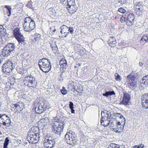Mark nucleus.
<instances>
[{
  "mask_svg": "<svg viewBox=\"0 0 148 148\" xmlns=\"http://www.w3.org/2000/svg\"><path fill=\"white\" fill-rule=\"evenodd\" d=\"M127 85L129 88H133L136 86L137 81L136 80V75L135 74L131 73L127 76Z\"/></svg>",
  "mask_w": 148,
  "mask_h": 148,
  "instance_id": "nucleus-6",
  "label": "nucleus"
},
{
  "mask_svg": "<svg viewBox=\"0 0 148 148\" xmlns=\"http://www.w3.org/2000/svg\"><path fill=\"white\" fill-rule=\"evenodd\" d=\"M74 0H67V6H70L75 5Z\"/></svg>",
  "mask_w": 148,
  "mask_h": 148,
  "instance_id": "nucleus-34",
  "label": "nucleus"
},
{
  "mask_svg": "<svg viewBox=\"0 0 148 148\" xmlns=\"http://www.w3.org/2000/svg\"><path fill=\"white\" fill-rule=\"evenodd\" d=\"M5 8L6 9L7 14L8 16H10L11 14L12 8L9 5H5Z\"/></svg>",
  "mask_w": 148,
  "mask_h": 148,
  "instance_id": "nucleus-30",
  "label": "nucleus"
},
{
  "mask_svg": "<svg viewBox=\"0 0 148 148\" xmlns=\"http://www.w3.org/2000/svg\"><path fill=\"white\" fill-rule=\"evenodd\" d=\"M60 29V33L62 35L60 37L62 38L66 37L69 34L68 27L65 25H63L61 26Z\"/></svg>",
  "mask_w": 148,
  "mask_h": 148,
  "instance_id": "nucleus-16",
  "label": "nucleus"
},
{
  "mask_svg": "<svg viewBox=\"0 0 148 148\" xmlns=\"http://www.w3.org/2000/svg\"><path fill=\"white\" fill-rule=\"evenodd\" d=\"M23 82L25 85L29 87L34 88L36 85L35 78L32 75L25 77L23 79Z\"/></svg>",
  "mask_w": 148,
  "mask_h": 148,
  "instance_id": "nucleus-5",
  "label": "nucleus"
},
{
  "mask_svg": "<svg viewBox=\"0 0 148 148\" xmlns=\"http://www.w3.org/2000/svg\"><path fill=\"white\" fill-rule=\"evenodd\" d=\"M124 126L121 125L120 122H119L116 123V127L114 129L116 132H121L123 130Z\"/></svg>",
  "mask_w": 148,
  "mask_h": 148,
  "instance_id": "nucleus-19",
  "label": "nucleus"
},
{
  "mask_svg": "<svg viewBox=\"0 0 148 148\" xmlns=\"http://www.w3.org/2000/svg\"><path fill=\"white\" fill-rule=\"evenodd\" d=\"M40 36H41L40 34H35L34 39L36 41H38L40 40Z\"/></svg>",
  "mask_w": 148,
  "mask_h": 148,
  "instance_id": "nucleus-39",
  "label": "nucleus"
},
{
  "mask_svg": "<svg viewBox=\"0 0 148 148\" xmlns=\"http://www.w3.org/2000/svg\"><path fill=\"white\" fill-rule=\"evenodd\" d=\"M66 8L68 10L71 11H73L75 12L76 10L75 5H71L70 6H67Z\"/></svg>",
  "mask_w": 148,
  "mask_h": 148,
  "instance_id": "nucleus-36",
  "label": "nucleus"
},
{
  "mask_svg": "<svg viewBox=\"0 0 148 148\" xmlns=\"http://www.w3.org/2000/svg\"><path fill=\"white\" fill-rule=\"evenodd\" d=\"M116 145L115 144L111 143L108 146V148H120V147H117Z\"/></svg>",
  "mask_w": 148,
  "mask_h": 148,
  "instance_id": "nucleus-40",
  "label": "nucleus"
},
{
  "mask_svg": "<svg viewBox=\"0 0 148 148\" xmlns=\"http://www.w3.org/2000/svg\"><path fill=\"white\" fill-rule=\"evenodd\" d=\"M3 125L2 123V121L0 119V127H1Z\"/></svg>",
  "mask_w": 148,
  "mask_h": 148,
  "instance_id": "nucleus-51",
  "label": "nucleus"
},
{
  "mask_svg": "<svg viewBox=\"0 0 148 148\" xmlns=\"http://www.w3.org/2000/svg\"><path fill=\"white\" fill-rule=\"evenodd\" d=\"M40 138L39 135L34 133H28L27 135V140L32 143H35L38 142Z\"/></svg>",
  "mask_w": 148,
  "mask_h": 148,
  "instance_id": "nucleus-8",
  "label": "nucleus"
},
{
  "mask_svg": "<svg viewBox=\"0 0 148 148\" xmlns=\"http://www.w3.org/2000/svg\"><path fill=\"white\" fill-rule=\"evenodd\" d=\"M108 42L110 46L113 47H114L115 46V45L116 43L115 38L113 37L110 38Z\"/></svg>",
  "mask_w": 148,
  "mask_h": 148,
  "instance_id": "nucleus-25",
  "label": "nucleus"
},
{
  "mask_svg": "<svg viewBox=\"0 0 148 148\" xmlns=\"http://www.w3.org/2000/svg\"><path fill=\"white\" fill-rule=\"evenodd\" d=\"M24 107V103L21 102H19L17 103L13 104L11 107L12 110L14 109L16 111L19 112L21 111Z\"/></svg>",
  "mask_w": 148,
  "mask_h": 148,
  "instance_id": "nucleus-14",
  "label": "nucleus"
},
{
  "mask_svg": "<svg viewBox=\"0 0 148 148\" xmlns=\"http://www.w3.org/2000/svg\"><path fill=\"white\" fill-rule=\"evenodd\" d=\"M120 148H125L124 146H122L121 147H120Z\"/></svg>",
  "mask_w": 148,
  "mask_h": 148,
  "instance_id": "nucleus-60",
  "label": "nucleus"
},
{
  "mask_svg": "<svg viewBox=\"0 0 148 148\" xmlns=\"http://www.w3.org/2000/svg\"><path fill=\"white\" fill-rule=\"evenodd\" d=\"M1 134V131H0V135Z\"/></svg>",
  "mask_w": 148,
  "mask_h": 148,
  "instance_id": "nucleus-63",
  "label": "nucleus"
},
{
  "mask_svg": "<svg viewBox=\"0 0 148 148\" xmlns=\"http://www.w3.org/2000/svg\"><path fill=\"white\" fill-rule=\"evenodd\" d=\"M64 126V122L60 123L56 122L52 126V130L53 133L60 135Z\"/></svg>",
  "mask_w": 148,
  "mask_h": 148,
  "instance_id": "nucleus-10",
  "label": "nucleus"
},
{
  "mask_svg": "<svg viewBox=\"0 0 148 148\" xmlns=\"http://www.w3.org/2000/svg\"><path fill=\"white\" fill-rule=\"evenodd\" d=\"M3 39H4V38L2 36H0V42H2L3 41Z\"/></svg>",
  "mask_w": 148,
  "mask_h": 148,
  "instance_id": "nucleus-52",
  "label": "nucleus"
},
{
  "mask_svg": "<svg viewBox=\"0 0 148 148\" xmlns=\"http://www.w3.org/2000/svg\"><path fill=\"white\" fill-rule=\"evenodd\" d=\"M101 120L102 121L104 120H108L110 119V118L109 117V114L106 113V112L104 111H101Z\"/></svg>",
  "mask_w": 148,
  "mask_h": 148,
  "instance_id": "nucleus-24",
  "label": "nucleus"
},
{
  "mask_svg": "<svg viewBox=\"0 0 148 148\" xmlns=\"http://www.w3.org/2000/svg\"><path fill=\"white\" fill-rule=\"evenodd\" d=\"M34 104V108L35 112L38 114H41L46 110L48 108L49 104L47 102L45 101H40Z\"/></svg>",
  "mask_w": 148,
  "mask_h": 148,
  "instance_id": "nucleus-4",
  "label": "nucleus"
},
{
  "mask_svg": "<svg viewBox=\"0 0 148 148\" xmlns=\"http://www.w3.org/2000/svg\"><path fill=\"white\" fill-rule=\"evenodd\" d=\"M144 5L143 4V3L141 2H139L138 3H136L134 4V8L135 10H143V7Z\"/></svg>",
  "mask_w": 148,
  "mask_h": 148,
  "instance_id": "nucleus-21",
  "label": "nucleus"
},
{
  "mask_svg": "<svg viewBox=\"0 0 148 148\" xmlns=\"http://www.w3.org/2000/svg\"><path fill=\"white\" fill-rule=\"evenodd\" d=\"M61 93L63 95H65L67 93V91L64 87H62V89L60 90Z\"/></svg>",
  "mask_w": 148,
  "mask_h": 148,
  "instance_id": "nucleus-41",
  "label": "nucleus"
},
{
  "mask_svg": "<svg viewBox=\"0 0 148 148\" xmlns=\"http://www.w3.org/2000/svg\"><path fill=\"white\" fill-rule=\"evenodd\" d=\"M0 119L2 121V123L4 126H9L11 123L10 118L5 114H0Z\"/></svg>",
  "mask_w": 148,
  "mask_h": 148,
  "instance_id": "nucleus-12",
  "label": "nucleus"
},
{
  "mask_svg": "<svg viewBox=\"0 0 148 148\" xmlns=\"http://www.w3.org/2000/svg\"><path fill=\"white\" fill-rule=\"evenodd\" d=\"M14 34L19 44H23L25 41V38L20 33L18 28H16L14 29L13 31Z\"/></svg>",
  "mask_w": 148,
  "mask_h": 148,
  "instance_id": "nucleus-11",
  "label": "nucleus"
},
{
  "mask_svg": "<svg viewBox=\"0 0 148 148\" xmlns=\"http://www.w3.org/2000/svg\"><path fill=\"white\" fill-rule=\"evenodd\" d=\"M126 19L124 18L123 17H121L120 18V21L123 23L125 21Z\"/></svg>",
  "mask_w": 148,
  "mask_h": 148,
  "instance_id": "nucleus-48",
  "label": "nucleus"
},
{
  "mask_svg": "<svg viewBox=\"0 0 148 148\" xmlns=\"http://www.w3.org/2000/svg\"><path fill=\"white\" fill-rule=\"evenodd\" d=\"M9 140L8 137H6L5 140V142L4 143L3 147V148H8L7 146L8 144Z\"/></svg>",
  "mask_w": 148,
  "mask_h": 148,
  "instance_id": "nucleus-33",
  "label": "nucleus"
},
{
  "mask_svg": "<svg viewBox=\"0 0 148 148\" xmlns=\"http://www.w3.org/2000/svg\"><path fill=\"white\" fill-rule=\"evenodd\" d=\"M1 55L0 54V64L1 63V61L2 60V59L1 58Z\"/></svg>",
  "mask_w": 148,
  "mask_h": 148,
  "instance_id": "nucleus-57",
  "label": "nucleus"
},
{
  "mask_svg": "<svg viewBox=\"0 0 148 148\" xmlns=\"http://www.w3.org/2000/svg\"><path fill=\"white\" fill-rule=\"evenodd\" d=\"M136 12V14L138 16H140L143 15V13L145 12V10H135Z\"/></svg>",
  "mask_w": 148,
  "mask_h": 148,
  "instance_id": "nucleus-35",
  "label": "nucleus"
},
{
  "mask_svg": "<svg viewBox=\"0 0 148 148\" xmlns=\"http://www.w3.org/2000/svg\"><path fill=\"white\" fill-rule=\"evenodd\" d=\"M118 11L122 13H124L126 12V10L122 8H120L118 9Z\"/></svg>",
  "mask_w": 148,
  "mask_h": 148,
  "instance_id": "nucleus-45",
  "label": "nucleus"
},
{
  "mask_svg": "<svg viewBox=\"0 0 148 148\" xmlns=\"http://www.w3.org/2000/svg\"><path fill=\"white\" fill-rule=\"evenodd\" d=\"M64 141L70 145L72 146L77 144L78 142V140L72 136L71 134L69 133V134L68 133L65 135Z\"/></svg>",
  "mask_w": 148,
  "mask_h": 148,
  "instance_id": "nucleus-7",
  "label": "nucleus"
},
{
  "mask_svg": "<svg viewBox=\"0 0 148 148\" xmlns=\"http://www.w3.org/2000/svg\"><path fill=\"white\" fill-rule=\"evenodd\" d=\"M127 0H118V2L116 3L117 6H120L121 4L125 3L126 2Z\"/></svg>",
  "mask_w": 148,
  "mask_h": 148,
  "instance_id": "nucleus-37",
  "label": "nucleus"
},
{
  "mask_svg": "<svg viewBox=\"0 0 148 148\" xmlns=\"http://www.w3.org/2000/svg\"><path fill=\"white\" fill-rule=\"evenodd\" d=\"M39 129V128L37 126H33L30 129L28 133H34L37 135H40Z\"/></svg>",
  "mask_w": 148,
  "mask_h": 148,
  "instance_id": "nucleus-22",
  "label": "nucleus"
},
{
  "mask_svg": "<svg viewBox=\"0 0 148 148\" xmlns=\"http://www.w3.org/2000/svg\"><path fill=\"white\" fill-rule=\"evenodd\" d=\"M61 3H62L63 4V3L66 0H60Z\"/></svg>",
  "mask_w": 148,
  "mask_h": 148,
  "instance_id": "nucleus-58",
  "label": "nucleus"
},
{
  "mask_svg": "<svg viewBox=\"0 0 148 148\" xmlns=\"http://www.w3.org/2000/svg\"><path fill=\"white\" fill-rule=\"evenodd\" d=\"M13 65V64L11 61H6L2 66L3 72L9 73L11 72L13 68H14V66Z\"/></svg>",
  "mask_w": 148,
  "mask_h": 148,
  "instance_id": "nucleus-9",
  "label": "nucleus"
},
{
  "mask_svg": "<svg viewBox=\"0 0 148 148\" xmlns=\"http://www.w3.org/2000/svg\"><path fill=\"white\" fill-rule=\"evenodd\" d=\"M146 37H145V36H143L142 38H141L140 41H142L143 42L144 41H145V42H147V40H146Z\"/></svg>",
  "mask_w": 148,
  "mask_h": 148,
  "instance_id": "nucleus-47",
  "label": "nucleus"
},
{
  "mask_svg": "<svg viewBox=\"0 0 148 148\" xmlns=\"http://www.w3.org/2000/svg\"><path fill=\"white\" fill-rule=\"evenodd\" d=\"M133 147L134 148H140V147H139L138 145H134Z\"/></svg>",
  "mask_w": 148,
  "mask_h": 148,
  "instance_id": "nucleus-56",
  "label": "nucleus"
},
{
  "mask_svg": "<svg viewBox=\"0 0 148 148\" xmlns=\"http://www.w3.org/2000/svg\"><path fill=\"white\" fill-rule=\"evenodd\" d=\"M138 146L140 148H143L144 146L143 145L141 144L138 145Z\"/></svg>",
  "mask_w": 148,
  "mask_h": 148,
  "instance_id": "nucleus-50",
  "label": "nucleus"
},
{
  "mask_svg": "<svg viewBox=\"0 0 148 148\" xmlns=\"http://www.w3.org/2000/svg\"><path fill=\"white\" fill-rule=\"evenodd\" d=\"M109 124L111 127H114L115 125V124H116L117 123L116 122V121L113 119H109Z\"/></svg>",
  "mask_w": 148,
  "mask_h": 148,
  "instance_id": "nucleus-31",
  "label": "nucleus"
},
{
  "mask_svg": "<svg viewBox=\"0 0 148 148\" xmlns=\"http://www.w3.org/2000/svg\"><path fill=\"white\" fill-rule=\"evenodd\" d=\"M130 99V97L129 94L127 93H124L123 100L120 103L125 105H127L129 103Z\"/></svg>",
  "mask_w": 148,
  "mask_h": 148,
  "instance_id": "nucleus-17",
  "label": "nucleus"
},
{
  "mask_svg": "<svg viewBox=\"0 0 148 148\" xmlns=\"http://www.w3.org/2000/svg\"><path fill=\"white\" fill-rule=\"evenodd\" d=\"M118 114V115H119V116H120V115H121V113H118V114Z\"/></svg>",
  "mask_w": 148,
  "mask_h": 148,
  "instance_id": "nucleus-61",
  "label": "nucleus"
},
{
  "mask_svg": "<svg viewBox=\"0 0 148 148\" xmlns=\"http://www.w3.org/2000/svg\"><path fill=\"white\" fill-rule=\"evenodd\" d=\"M122 17H123L124 18H125L126 19V17L125 15H123Z\"/></svg>",
  "mask_w": 148,
  "mask_h": 148,
  "instance_id": "nucleus-59",
  "label": "nucleus"
},
{
  "mask_svg": "<svg viewBox=\"0 0 148 148\" xmlns=\"http://www.w3.org/2000/svg\"><path fill=\"white\" fill-rule=\"evenodd\" d=\"M8 35L6 32V30L3 29L2 26H0V36L5 39L8 37Z\"/></svg>",
  "mask_w": 148,
  "mask_h": 148,
  "instance_id": "nucleus-20",
  "label": "nucleus"
},
{
  "mask_svg": "<svg viewBox=\"0 0 148 148\" xmlns=\"http://www.w3.org/2000/svg\"><path fill=\"white\" fill-rule=\"evenodd\" d=\"M73 103L71 101L69 102V106L70 109L71 110V112L72 113H75V110L73 109L74 107H73Z\"/></svg>",
  "mask_w": 148,
  "mask_h": 148,
  "instance_id": "nucleus-32",
  "label": "nucleus"
},
{
  "mask_svg": "<svg viewBox=\"0 0 148 148\" xmlns=\"http://www.w3.org/2000/svg\"><path fill=\"white\" fill-rule=\"evenodd\" d=\"M24 21L23 27L25 31L29 32L35 28L34 21L31 17H26L24 18Z\"/></svg>",
  "mask_w": 148,
  "mask_h": 148,
  "instance_id": "nucleus-3",
  "label": "nucleus"
},
{
  "mask_svg": "<svg viewBox=\"0 0 148 148\" xmlns=\"http://www.w3.org/2000/svg\"><path fill=\"white\" fill-rule=\"evenodd\" d=\"M68 88H69L70 87H72L73 88L74 86V83L72 81H69L68 84Z\"/></svg>",
  "mask_w": 148,
  "mask_h": 148,
  "instance_id": "nucleus-43",
  "label": "nucleus"
},
{
  "mask_svg": "<svg viewBox=\"0 0 148 148\" xmlns=\"http://www.w3.org/2000/svg\"><path fill=\"white\" fill-rule=\"evenodd\" d=\"M114 76L115 77V79L116 80L118 81H120L121 80V77L118 73H115Z\"/></svg>",
  "mask_w": 148,
  "mask_h": 148,
  "instance_id": "nucleus-38",
  "label": "nucleus"
},
{
  "mask_svg": "<svg viewBox=\"0 0 148 148\" xmlns=\"http://www.w3.org/2000/svg\"><path fill=\"white\" fill-rule=\"evenodd\" d=\"M32 3L33 2L31 1H29L27 5V6L29 8L32 9L33 8Z\"/></svg>",
  "mask_w": 148,
  "mask_h": 148,
  "instance_id": "nucleus-42",
  "label": "nucleus"
},
{
  "mask_svg": "<svg viewBox=\"0 0 148 148\" xmlns=\"http://www.w3.org/2000/svg\"><path fill=\"white\" fill-rule=\"evenodd\" d=\"M143 65V63L141 62H140L139 63V65L140 66H142Z\"/></svg>",
  "mask_w": 148,
  "mask_h": 148,
  "instance_id": "nucleus-53",
  "label": "nucleus"
},
{
  "mask_svg": "<svg viewBox=\"0 0 148 148\" xmlns=\"http://www.w3.org/2000/svg\"><path fill=\"white\" fill-rule=\"evenodd\" d=\"M68 32H70L71 34H72L73 33L74 29L73 27H68Z\"/></svg>",
  "mask_w": 148,
  "mask_h": 148,
  "instance_id": "nucleus-46",
  "label": "nucleus"
},
{
  "mask_svg": "<svg viewBox=\"0 0 148 148\" xmlns=\"http://www.w3.org/2000/svg\"><path fill=\"white\" fill-rule=\"evenodd\" d=\"M120 117L121 119H122V118H123V119H124V124H125V118L123 117V116L122 115H120Z\"/></svg>",
  "mask_w": 148,
  "mask_h": 148,
  "instance_id": "nucleus-49",
  "label": "nucleus"
},
{
  "mask_svg": "<svg viewBox=\"0 0 148 148\" xmlns=\"http://www.w3.org/2000/svg\"><path fill=\"white\" fill-rule=\"evenodd\" d=\"M101 124L102 125H103L104 126V125H105V124L104 123H103V121H102L101 120Z\"/></svg>",
  "mask_w": 148,
  "mask_h": 148,
  "instance_id": "nucleus-55",
  "label": "nucleus"
},
{
  "mask_svg": "<svg viewBox=\"0 0 148 148\" xmlns=\"http://www.w3.org/2000/svg\"><path fill=\"white\" fill-rule=\"evenodd\" d=\"M50 44L52 50L53 51V52L55 53H57L58 51V48L56 44L55 43H54V44L50 43Z\"/></svg>",
  "mask_w": 148,
  "mask_h": 148,
  "instance_id": "nucleus-29",
  "label": "nucleus"
},
{
  "mask_svg": "<svg viewBox=\"0 0 148 148\" xmlns=\"http://www.w3.org/2000/svg\"><path fill=\"white\" fill-rule=\"evenodd\" d=\"M141 84L145 85H148V75L144 76L142 79Z\"/></svg>",
  "mask_w": 148,
  "mask_h": 148,
  "instance_id": "nucleus-27",
  "label": "nucleus"
},
{
  "mask_svg": "<svg viewBox=\"0 0 148 148\" xmlns=\"http://www.w3.org/2000/svg\"><path fill=\"white\" fill-rule=\"evenodd\" d=\"M51 138L50 137L48 138H45L44 141V145L46 148H52L54 146L55 141L51 140Z\"/></svg>",
  "mask_w": 148,
  "mask_h": 148,
  "instance_id": "nucleus-13",
  "label": "nucleus"
},
{
  "mask_svg": "<svg viewBox=\"0 0 148 148\" xmlns=\"http://www.w3.org/2000/svg\"><path fill=\"white\" fill-rule=\"evenodd\" d=\"M38 64L40 69L45 73L49 72L51 69L50 61L46 58L40 59Z\"/></svg>",
  "mask_w": 148,
  "mask_h": 148,
  "instance_id": "nucleus-1",
  "label": "nucleus"
},
{
  "mask_svg": "<svg viewBox=\"0 0 148 148\" xmlns=\"http://www.w3.org/2000/svg\"><path fill=\"white\" fill-rule=\"evenodd\" d=\"M144 36L146 37V40H147V41H148V34H147L146 36L144 35Z\"/></svg>",
  "mask_w": 148,
  "mask_h": 148,
  "instance_id": "nucleus-54",
  "label": "nucleus"
},
{
  "mask_svg": "<svg viewBox=\"0 0 148 148\" xmlns=\"http://www.w3.org/2000/svg\"><path fill=\"white\" fill-rule=\"evenodd\" d=\"M109 119L106 120H104L103 121V123H104L105 124V125H104L105 127H106L109 125Z\"/></svg>",
  "mask_w": 148,
  "mask_h": 148,
  "instance_id": "nucleus-44",
  "label": "nucleus"
},
{
  "mask_svg": "<svg viewBox=\"0 0 148 148\" xmlns=\"http://www.w3.org/2000/svg\"><path fill=\"white\" fill-rule=\"evenodd\" d=\"M141 103L143 106L148 108V94L145 93L141 97Z\"/></svg>",
  "mask_w": 148,
  "mask_h": 148,
  "instance_id": "nucleus-15",
  "label": "nucleus"
},
{
  "mask_svg": "<svg viewBox=\"0 0 148 148\" xmlns=\"http://www.w3.org/2000/svg\"><path fill=\"white\" fill-rule=\"evenodd\" d=\"M59 64L61 68H62L63 70L66 69L67 64L65 59H61L59 62Z\"/></svg>",
  "mask_w": 148,
  "mask_h": 148,
  "instance_id": "nucleus-23",
  "label": "nucleus"
},
{
  "mask_svg": "<svg viewBox=\"0 0 148 148\" xmlns=\"http://www.w3.org/2000/svg\"><path fill=\"white\" fill-rule=\"evenodd\" d=\"M115 94L114 91H109L106 92L105 93H103V96H106V97L109 96H111L112 95H115Z\"/></svg>",
  "mask_w": 148,
  "mask_h": 148,
  "instance_id": "nucleus-28",
  "label": "nucleus"
},
{
  "mask_svg": "<svg viewBox=\"0 0 148 148\" xmlns=\"http://www.w3.org/2000/svg\"><path fill=\"white\" fill-rule=\"evenodd\" d=\"M17 49V50H15V53H16L18 55L23 53L24 52V48L22 46H19L18 48L16 47V49Z\"/></svg>",
  "mask_w": 148,
  "mask_h": 148,
  "instance_id": "nucleus-26",
  "label": "nucleus"
},
{
  "mask_svg": "<svg viewBox=\"0 0 148 148\" xmlns=\"http://www.w3.org/2000/svg\"><path fill=\"white\" fill-rule=\"evenodd\" d=\"M56 30V29H54V30H53V32H54Z\"/></svg>",
  "mask_w": 148,
  "mask_h": 148,
  "instance_id": "nucleus-62",
  "label": "nucleus"
},
{
  "mask_svg": "<svg viewBox=\"0 0 148 148\" xmlns=\"http://www.w3.org/2000/svg\"><path fill=\"white\" fill-rule=\"evenodd\" d=\"M134 16L132 14H129L127 16V18L126 23L129 25H131L133 24L134 21Z\"/></svg>",
  "mask_w": 148,
  "mask_h": 148,
  "instance_id": "nucleus-18",
  "label": "nucleus"
},
{
  "mask_svg": "<svg viewBox=\"0 0 148 148\" xmlns=\"http://www.w3.org/2000/svg\"><path fill=\"white\" fill-rule=\"evenodd\" d=\"M14 43H9L2 50V55L7 57L12 53H14L16 50V47Z\"/></svg>",
  "mask_w": 148,
  "mask_h": 148,
  "instance_id": "nucleus-2",
  "label": "nucleus"
}]
</instances>
